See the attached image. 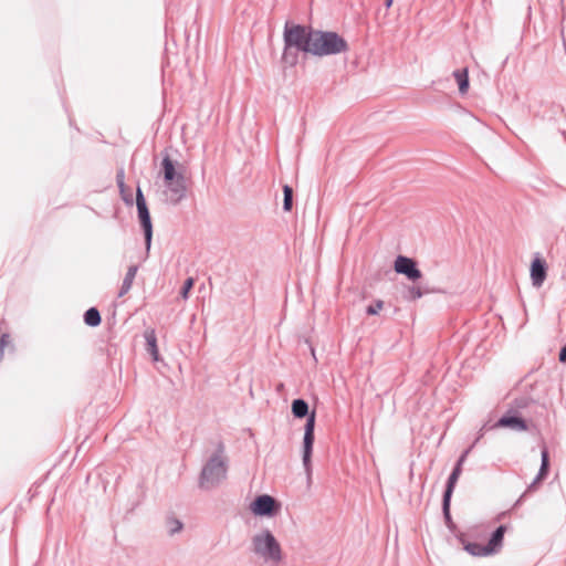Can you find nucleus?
<instances>
[{
	"label": "nucleus",
	"instance_id": "31",
	"mask_svg": "<svg viewBox=\"0 0 566 566\" xmlns=\"http://www.w3.org/2000/svg\"><path fill=\"white\" fill-rule=\"evenodd\" d=\"M537 483H538V482H535V479H534V480H533V482L527 486V490H526V491L521 495V497L516 501L515 505H518V504L523 501V499L525 497L526 493H527V492H530V491H532V490H534Z\"/></svg>",
	"mask_w": 566,
	"mask_h": 566
},
{
	"label": "nucleus",
	"instance_id": "24",
	"mask_svg": "<svg viewBox=\"0 0 566 566\" xmlns=\"http://www.w3.org/2000/svg\"><path fill=\"white\" fill-rule=\"evenodd\" d=\"M167 526H168L169 535L172 536V535L179 533L182 530L184 524L178 518L169 517L167 520Z\"/></svg>",
	"mask_w": 566,
	"mask_h": 566
},
{
	"label": "nucleus",
	"instance_id": "17",
	"mask_svg": "<svg viewBox=\"0 0 566 566\" xmlns=\"http://www.w3.org/2000/svg\"><path fill=\"white\" fill-rule=\"evenodd\" d=\"M137 271H138V266L137 265H130L125 274V277L123 280V283H122V286L119 289V292H118V297H122L124 295H126L132 286H133V282L135 280V276L137 274Z\"/></svg>",
	"mask_w": 566,
	"mask_h": 566
},
{
	"label": "nucleus",
	"instance_id": "8",
	"mask_svg": "<svg viewBox=\"0 0 566 566\" xmlns=\"http://www.w3.org/2000/svg\"><path fill=\"white\" fill-rule=\"evenodd\" d=\"M136 206L140 227L144 231L146 250L149 251L153 239V224L150 213L146 203V199L142 189L138 187L136 191Z\"/></svg>",
	"mask_w": 566,
	"mask_h": 566
},
{
	"label": "nucleus",
	"instance_id": "25",
	"mask_svg": "<svg viewBox=\"0 0 566 566\" xmlns=\"http://www.w3.org/2000/svg\"><path fill=\"white\" fill-rule=\"evenodd\" d=\"M429 290L422 291L419 286H411L407 291L406 298L409 301H416L423 296L424 293H428Z\"/></svg>",
	"mask_w": 566,
	"mask_h": 566
},
{
	"label": "nucleus",
	"instance_id": "9",
	"mask_svg": "<svg viewBox=\"0 0 566 566\" xmlns=\"http://www.w3.org/2000/svg\"><path fill=\"white\" fill-rule=\"evenodd\" d=\"M136 206L140 227L144 231L146 250L149 251L153 239V224L150 213L146 203V199L142 189L138 187L136 191Z\"/></svg>",
	"mask_w": 566,
	"mask_h": 566
},
{
	"label": "nucleus",
	"instance_id": "32",
	"mask_svg": "<svg viewBox=\"0 0 566 566\" xmlns=\"http://www.w3.org/2000/svg\"><path fill=\"white\" fill-rule=\"evenodd\" d=\"M125 181V171L124 168H119L116 172V182L122 184Z\"/></svg>",
	"mask_w": 566,
	"mask_h": 566
},
{
	"label": "nucleus",
	"instance_id": "19",
	"mask_svg": "<svg viewBox=\"0 0 566 566\" xmlns=\"http://www.w3.org/2000/svg\"><path fill=\"white\" fill-rule=\"evenodd\" d=\"M453 76L459 85V92L465 94L469 90V74L467 69L455 70Z\"/></svg>",
	"mask_w": 566,
	"mask_h": 566
},
{
	"label": "nucleus",
	"instance_id": "6",
	"mask_svg": "<svg viewBox=\"0 0 566 566\" xmlns=\"http://www.w3.org/2000/svg\"><path fill=\"white\" fill-rule=\"evenodd\" d=\"M311 54L315 56L335 55L348 50L344 38L332 31L314 30Z\"/></svg>",
	"mask_w": 566,
	"mask_h": 566
},
{
	"label": "nucleus",
	"instance_id": "28",
	"mask_svg": "<svg viewBox=\"0 0 566 566\" xmlns=\"http://www.w3.org/2000/svg\"><path fill=\"white\" fill-rule=\"evenodd\" d=\"M491 426L492 424H489V423H484L481 429L479 430V434L476 437V439L474 440V442L472 443V446L470 447L471 449L479 442V440L484 436V433L488 431V430H492L491 429Z\"/></svg>",
	"mask_w": 566,
	"mask_h": 566
},
{
	"label": "nucleus",
	"instance_id": "2",
	"mask_svg": "<svg viewBox=\"0 0 566 566\" xmlns=\"http://www.w3.org/2000/svg\"><path fill=\"white\" fill-rule=\"evenodd\" d=\"M161 174L166 187V202L177 206L187 196V179L184 166L175 163L168 155L161 160Z\"/></svg>",
	"mask_w": 566,
	"mask_h": 566
},
{
	"label": "nucleus",
	"instance_id": "13",
	"mask_svg": "<svg viewBox=\"0 0 566 566\" xmlns=\"http://www.w3.org/2000/svg\"><path fill=\"white\" fill-rule=\"evenodd\" d=\"M470 452H471V448H468L458 459L451 474L448 478V481L446 484V490L443 492V496L452 497L455 484H457L459 476L461 475V472H462V465Z\"/></svg>",
	"mask_w": 566,
	"mask_h": 566
},
{
	"label": "nucleus",
	"instance_id": "11",
	"mask_svg": "<svg viewBox=\"0 0 566 566\" xmlns=\"http://www.w3.org/2000/svg\"><path fill=\"white\" fill-rule=\"evenodd\" d=\"M277 501L268 494L258 495L250 505V510L258 516H273L279 510Z\"/></svg>",
	"mask_w": 566,
	"mask_h": 566
},
{
	"label": "nucleus",
	"instance_id": "4",
	"mask_svg": "<svg viewBox=\"0 0 566 566\" xmlns=\"http://www.w3.org/2000/svg\"><path fill=\"white\" fill-rule=\"evenodd\" d=\"M292 413L295 418H306V422L304 426V438H303V465L307 475V482L310 483L312 480V464L311 458L313 452V444L315 440L314 430H315V412L308 413V403L302 399L297 398L292 401Z\"/></svg>",
	"mask_w": 566,
	"mask_h": 566
},
{
	"label": "nucleus",
	"instance_id": "16",
	"mask_svg": "<svg viewBox=\"0 0 566 566\" xmlns=\"http://www.w3.org/2000/svg\"><path fill=\"white\" fill-rule=\"evenodd\" d=\"M144 337L146 340V350L153 357L155 361L159 360V353L157 347V337L155 329H146L144 333Z\"/></svg>",
	"mask_w": 566,
	"mask_h": 566
},
{
	"label": "nucleus",
	"instance_id": "7",
	"mask_svg": "<svg viewBox=\"0 0 566 566\" xmlns=\"http://www.w3.org/2000/svg\"><path fill=\"white\" fill-rule=\"evenodd\" d=\"M535 427V420L527 418L524 412H515L513 409H509L495 423L491 426V429L507 428L512 431L523 432L528 431Z\"/></svg>",
	"mask_w": 566,
	"mask_h": 566
},
{
	"label": "nucleus",
	"instance_id": "36",
	"mask_svg": "<svg viewBox=\"0 0 566 566\" xmlns=\"http://www.w3.org/2000/svg\"><path fill=\"white\" fill-rule=\"evenodd\" d=\"M392 2H394V0H386V1H385V6H386V8H387V9H388V8H390V7H391V4H392Z\"/></svg>",
	"mask_w": 566,
	"mask_h": 566
},
{
	"label": "nucleus",
	"instance_id": "5",
	"mask_svg": "<svg viewBox=\"0 0 566 566\" xmlns=\"http://www.w3.org/2000/svg\"><path fill=\"white\" fill-rule=\"evenodd\" d=\"M251 544L252 552L265 564L279 566L283 562L284 555L281 544L269 530L255 534Z\"/></svg>",
	"mask_w": 566,
	"mask_h": 566
},
{
	"label": "nucleus",
	"instance_id": "14",
	"mask_svg": "<svg viewBox=\"0 0 566 566\" xmlns=\"http://www.w3.org/2000/svg\"><path fill=\"white\" fill-rule=\"evenodd\" d=\"M546 263L544 260L536 258L531 264V279L532 284L536 287H541L546 279Z\"/></svg>",
	"mask_w": 566,
	"mask_h": 566
},
{
	"label": "nucleus",
	"instance_id": "12",
	"mask_svg": "<svg viewBox=\"0 0 566 566\" xmlns=\"http://www.w3.org/2000/svg\"><path fill=\"white\" fill-rule=\"evenodd\" d=\"M394 269L398 274H403L413 282L422 276L421 271L417 266V262L405 255H398L396 258Z\"/></svg>",
	"mask_w": 566,
	"mask_h": 566
},
{
	"label": "nucleus",
	"instance_id": "23",
	"mask_svg": "<svg viewBox=\"0 0 566 566\" xmlns=\"http://www.w3.org/2000/svg\"><path fill=\"white\" fill-rule=\"evenodd\" d=\"M451 497H442V513L448 527L453 525L452 517L450 514Z\"/></svg>",
	"mask_w": 566,
	"mask_h": 566
},
{
	"label": "nucleus",
	"instance_id": "27",
	"mask_svg": "<svg viewBox=\"0 0 566 566\" xmlns=\"http://www.w3.org/2000/svg\"><path fill=\"white\" fill-rule=\"evenodd\" d=\"M195 280L192 277H188L180 290V296L182 298H188L189 291L193 287Z\"/></svg>",
	"mask_w": 566,
	"mask_h": 566
},
{
	"label": "nucleus",
	"instance_id": "21",
	"mask_svg": "<svg viewBox=\"0 0 566 566\" xmlns=\"http://www.w3.org/2000/svg\"><path fill=\"white\" fill-rule=\"evenodd\" d=\"M464 549L473 555V556H488L490 555V553H486L485 549H486V546L485 545H481L479 543H467L464 544Z\"/></svg>",
	"mask_w": 566,
	"mask_h": 566
},
{
	"label": "nucleus",
	"instance_id": "34",
	"mask_svg": "<svg viewBox=\"0 0 566 566\" xmlns=\"http://www.w3.org/2000/svg\"><path fill=\"white\" fill-rule=\"evenodd\" d=\"M123 196V200L127 203V205H133V199H132V196L130 195H124L122 193Z\"/></svg>",
	"mask_w": 566,
	"mask_h": 566
},
{
	"label": "nucleus",
	"instance_id": "26",
	"mask_svg": "<svg viewBox=\"0 0 566 566\" xmlns=\"http://www.w3.org/2000/svg\"><path fill=\"white\" fill-rule=\"evenodd\" d=\"M384 304V301L377 300L374 304L368 305L366 307L367 315H377L382 310Z\"/></svg>",
	"mask_w": 566,
	"mask_h": 566
},
{
	"label": "nucleus",
	"instance_id": "18",
	"mask_svg": "<svg viewBox=\"0 0 566 566\" xmlns=\"http://www.w3.org/2000/svg\"><path fill=\"white\" fill-rule=\"evenodd\" d=\"M548 470H549V455H548L547 448L544 447L541 452V468L535 478V482H541L542 480H544L548 474Z\"/></svg>",
	"mask_w": 566,
	"mask_h": 566
},
{
	"label": "nucleus",
	"instance_id": "1",
	"mask_svg": "<svg viewBox=\"0 0 566 566\" xmlns=\"http://www.w3.org/2000/svg\"><path fill=\"white\" fill-rule=\"evenodd\" d=\"M314 29L311 27L286 22L284 25V50L282 60L290 65L297 62L298 52L310 53Z\"/></svg>",
	"mask_w": 566,
	"mask_h": 566
},
{
	"label": "nucleus",
	"instance_id": "22",
	"mask_svg": "<svg viewBox=\"0 0 566 566\" xmlns=\"http://www.w3.org/2000/svg\"><path fill=\"white\" fill-rule=\"evenodd\" d=\"M283 210L291 211L293 207V189L289 185L283 186Z\"/></svg>",
	"mask_w": 566,
	"mask_h": 566
},
{
	"label": "nucleus",
	"instance_id": "20",
	"mask_svg": "<svg viewBox=\"0 0 566 566\" xmlns=\"http://www.w3.org/2000/svg\"><path fill=\"white\" fill-rule=\"evenodd\" d=\"M101 321V314L96 307H91L84 313V322L91 327L98 326Z\"/></svg>",
	"mask_w": 566,
	"mask_h": 566
},
{
	"label": "nucleus",
	"instance_id": "30",
	"mask_svg": "<svg viewBox=\"0 0 566 566\" xmlns=\"http://www.w3.org/2000/svg\"><path fill=\"white\" fill-rule=\"evenodd\" d=\"M491 426L492 424H489V423H484L481 429L479 430V434L476 437V439L474 440V442L472 443V446L470 447L471 449L479 442V440L484 436V433L488 431V430H492L491 429Z\"/></svg>",
	"mask_w": 566,
	"mask_h": 566
},
{
	"label": "nucleus",
	"instance_id": "3",
	"mask_svg": "<svg viewBox=\"0 0 566 566\" xmlns=\"http://www.w3.org/2000/svg\"><path fill=\"white\" fill-rule=\"evenodd\" d=\"M228 473V457L222 442H219L217 450L209 457L203 464L199 475V488L202 490H212L219 486Z\"/></svg>",
	"mask_w": 566,
	"mask_h": 566
},
{
	"label": "nucleus",
	"instance_id": "29",
	"mask_svg": "<svg viewBox=\"0 0 566 566\" xmlns=\"http://www.w3.org/2000/svg\"><path fill=\"white\" fill-rule=\"evenodd\" d=\"M491 426L492 424H489V423H484L481 429L479 430V434L476 437V439L474 440V442L472 443V446L470 447L471 449L479 442V440L484 436V433L488 431V430H492L491 429Z\"/></svg>",
	"mask_w": 566,
	"mask_h": 566
},
{
	"label": "nucleus",
	"instance_id": "10",
	"mask_svg": "<svg viewBox=\"0 0 566 566\" xmlns=\"http://www.w3.org/2000/svg\"><path fill=\"white\" fill-rule=\"evenodd\" d=\"M510 409H513L515 412H524L527 415V418H533V415L543 417L546 413L544 405L526 396L515 398Z\"/></svg>",
	"mask_w": 566,
	"mask_h": 566
},
{
	"label": "nucleus",
	"instance_id": "35",
	"mask_svg": "<svg viewBox=\"0 0 566 566\" xmlns=\"http://www.w3.org/2000/svg\"><path fill=\"white\" fill-rule=\"evenodd\" d=\"M117 187H118L120 193H125V189H126L125 181H123L122 184H117Z\"/></svg>",
	"mask_w": 566,
	"mask_h": 566
},
{
	"label": "nucleus",
	"instance_id": "33",
	"mask_svg": "<svg viewBox=\"0 0 566 566\" xmlns=\"http://www.w3.org/2000/svg\"><path fill=\"white\" fill-rule=\"evenodd\" d=\"M558 359L560 363H566V345L560 348Z\"/></svg>",
	"mask_w": 566,
	"mask_h": 566
},
{
	"label": "nucleus",
	"instance_id": "15",
	"mask_svg": "<svg viewBox=\"0 0 566 566\" xmlns=\"http://www.w3.org/2000/svg\"><path fill=\"white\" fill-rule=\"evenodd\" d=\"M506 532L505 525H500L491 535L485 552L491 554L496 553L503 545L504 534Z\"/></svg>",
	"mask_w": 566,
	"mask_h": 566
}]
</instances>
